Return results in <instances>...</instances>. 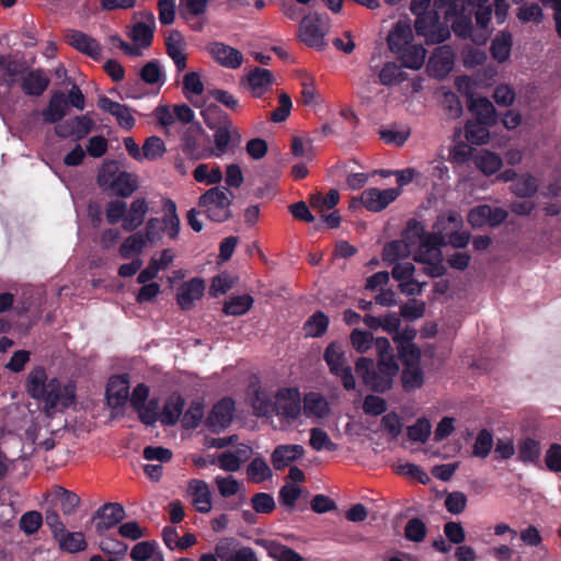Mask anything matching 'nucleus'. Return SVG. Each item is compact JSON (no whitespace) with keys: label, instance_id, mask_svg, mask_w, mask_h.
I'll list each match as a JSON object with an SVG mask.
<instances>
[{"label":"nucleus","instance_id":"1","mask_svg":"<svg viewBox=\"0 0 561 561\" xmlns=\"http://www.w3.org/2000/svg\"><path fill=\"white\" fill-rule=\"evenodd\" d=\"M493 4L499 21L503 22L507 11L505 0H433L432 12L415 19L414 27L427 44L445 42L449 38L450 31L446 23L439 21L442 12L446 22L455 19L451 22L455 34L467 37L472 30V14L476 15L477 23L485 27L491 20Z\"/></svg>","mask_w":561,"mask_h":561},{"label":"nucleus","instance_id":"2","mask_svg":"<svg viewBox=\"0 0 561 561\" xmlns=\"http://www.w3.org/2000/svg\"><path fill=\"white\" fill-rule=\"evenodd\" d=\"M377 363L368 357H359L355 363V371L364 385L373 392L385 393L393 385L399 373V365L387 337H377L375 342Z\"/></svg>","mask_w":561,"mask_h":561},{"label":"nucleus","instance_id":"3","mask_svg":"<svg viewBox=\"0 0 561 561\" xmlns=\"http://www.w3.org/2000/svg\"><path fill=\"white\" fill-rule=\"evenodd\" d=\"M25 387L33 399L44 403L46 413H50L59 403L64 408H69L76 399L73 391L68 388L61 390L59 379H48L46 370L42 366H37L30 371Z\"/></svg>","mask_w":561,"mask_h":561},{"label":"nucleus","instance_id":"4","mask_svg":"<svg viewBox=\"0 0 561 561\" xmlns=\"http://www.w3.org/2000/svg\"><path fill=\"white\" fill-rule=\"evenodd\" d=\"M98 184L113 195L129 197L138 188L137 175L119 171L116 162L104 163L98 174Z\"/></svg>","mask_w":561,"mask_h":561},{"label":"nucleus","instance_id":"5","mask_svg":"<svg viewBox=\"0 0 561 561\" xmlns=\"http://www.w3.org/2000/svg\"><path fill=\"white\" fill-rule=\"evenodd\" d=\"M232 199L233 194L226 186L217 185L199 196L198 207L209 220L225 222L231 217Z\"/></svg>","mask_w":561,"mask_h":561},{"label":"nucleus","instance_id":"6","mask_svg":"<svg viewBox=\"0 0 561 561\" xmlns=\"http://www.w3.org/2000/svg\"><path fill=\"white\" fill-rule=\"evenodd\" d=\"M45 524L49 528L61 551L77 553L87 549V541L81 531H68L56 508L45 511Z\"/></svg>","mask_w":561,"mask_h":561},{"label":"nucleus","instance_id":"7","mask_svg":"<svg viewBox=\"0 0 561 561\" xmlns=\"http://www.w3.org/2000/svg\"><path fill=\"white\" fill-rule=\"evenodd\" d=\"M156 30V19L151 12H138L133 16V23L129 31V37L133 45L122 43L121 48L126 55L138 56L141 49L151 45Z\"/></svg>","mask_w":561,"mask_h":561},{"label":"nucleus","instance_id":"8","mask_svg":"<svg viewBox=\"0 0 561 561\" xmlns=\"http://www.w3.org/2000/svg\"><path fill=\"white\" fill-rule=\"evenodd\" d=\"M259 394L255 396V402H259ZM254 408L259 410L261 414H267L270 408L276 413V415L296 420L301 412V399L298 389L296 388H284L278 390L275 396L273 405L261 402L260 404L254 403Z\"/></svg>","mask_w":561,"mask_h":561},{"label":"nucleus","instance_id":"9","mask_svg":"<svg viewBox=\"0 0 561 561\" xmlns=\"http://www.w3.org/2000/svg\"><path fill=\"white\" fill-rule=\"evenodd\" d=\"M329 30V19L318 13H312L301 20L298 37L310 47L321 48L325 44V35Z\"/></svg>","mask_w":561,"mask_h":561},{"label":"nucleus","instance_id":"10","mask_svg":"<svg viewBox=\"0 0 561 561\" xmlns=\"http://www.w3.org/2000/svg\"><path fill=\"white\" fill-rule=\"evenodd\" d=\"M370 79L374 83L393 87L399 85L402 94H415L422 90L424 79L420 76L409 78L408 72H373Z\"/></svg>","mask_w":561,"mask_h":561},{"label":"nucleus","instance_id":"11","mask_svg":"<svg viewBox=\"0 0 561 561\" xmlns=\"http://www.w3.org/2000/svg\"><path fill=\"white\" fill-rule=\"evenodd\" d=\"M233 412V399L225 397L213 405L205 420V425L211 433L219 434L231 424Z\"/></svg>","mask_w":561,"mask_h":561},{"label":"nucleus","instance_id":"12","mask_svg":"<svg viewBox=\"0 0 561 561\" xmlns=\"http://www.w3.org/2000/svg\"><path fill=\"white\" fill-rule=\"evenodd\" d=\"M126 517L125 508L119 503H105L92 515V522L99 536L117 526Z\"/></svg>","mask_w":561,"mask_h":561},{"label":"nucleus","instance_id":"13","mask_svg":"<svg viewBox=\"0 0 561 561\" xmlns=\"http://www.w3.org/2000/svg\"><path fill=\"white\" fill-rule=\"evenodd\" d=\"M94 128V122L88 115L75 116L73 118L61 121L55 126V133L60 138H72L81 140L85 138Z\"/></svg>","mask_w":561,"mask_h":561},{"label":"nucleus","instance_id":"14","mask_svg":"<svg viewBox=\"0 0 561 561\" xmlns=\"http://www.w3.org/2000/svg\"><path fill=\"white\" fill-rule=\"evenodd\" d=\"M275 78L273 72H247L239 80V88L254 99L263 98L272 90Z\"/></svg>","mask_w":561,"mask_h":561},{"label":"nucleus","instance_id":"15","mask_svg":"<svg viewBox=\"0 0 561 561\" xmlns=\"http://www.w3.org/2000/svg\"><path fill=\"white\" fill-rule=\"evenodd\" d=\"M206 49L209 56L221 67L237 69L242 65V53L225 43L213 42L207 45Z\"/></svg>","mask_w":561,"mask_h":561},{"label":"nucleus","instance_id":"16","mask_svg":"<svg viewBox=\"0 0 561 561\" xmlns=\"http://www.w3.org/2000/svg\"><path fill=\"white\" fill-rule=\"evenodd\" d=\"M400 188H367L360 195V203L370 211H381L400 195Z\"/></svg>","mask_w":561,"mask_h":561},{"label":"nucleus","instance_id":"17","mask_svg":"<svg viewBox=\"0 0 561 561\" xmlns=\"http://www.w3.org/2000/svg\"><path fill=\"white\" fill-rule=\"evenodd\" d=\"M65 41L68 45L76 48L77 50L85 54L93 59H100L102 55V48L99 42L90 35L78 31L68 30L65 33Z\"/></svg>","mask_w":561,"mask_h":561},{"label":"nucleus","instance_id":"18","mask_svg":"<svg viewBox=\"0 0 561 561\" xmlns=\"http://www.w3.org/2000/svg\"><path fill=\"white\" fill-rule=\"evenodd\" d=\"M208 126L214 128V126H210L209 124ZM231 141L240 142V134L238 129L232 125L231 121L229 118H225L218 124V126L215 127V150L213 154L216 157L222 156L225 152H227Z\"/></svg>","mask_w":561,"mask_h":561},{"label":"nucleus","instance_id":"19","mask_svg":"<svg viewBox=\"0 0 561 561\" xmlns=\"http://www.w3.org/2000/svg\"><path fill=\"white\" fill-rule=\"evenodd\" d=\"M129 393V382L127 376H113L110 378L106 387L107 404L113 409L122 408L126 404Z\"/></svg>","mask_w":561,"mask_h":561},{"label":"nucleus","instance_id":"20","mask_svg":"<svg viewBox=\"0 0 561 561\" xmlns=\"http://www.w3.org/2000/svg\"><path fill=\"white\" fill-rule=\"evenodd\" d=\"M205 290V283L201 278L184 282L178 289L176 301L182 310H190L193 302L201 299Z\"/></svg>","mask_w":561,"mask_h":561},{"label":"nucleus","instance_id":"21","mask_svg":"<svg viewBox=\"0 0 561 561\" xmlns=\"http://www.w3.org/2000/svg\"><path fill=\"white\" fill-rule=\"evenodd\" d=\"M413 30L408 21H398L387 36L389 49L394 54L412 45Z\"/></svg>","mask_w":561,"mask_h":561},{"label":"nucleus","instance_id":"22","mask_svg":"<svg viewBox=\"0 0 561 561\" xmlns=\"http://www.w3.org/2000/svg\"><path fill=\"white\" fill-rule=\"evenodd\" d=\"M305 449L298 444L278 445L271 455V461L275 470H283L291 462L301 458Z\"/></svg>","mask_w":561,"mask_h":561},{"label":"nucleus","instance_id":"23","mask_svg":"<svg viewBox=\"0 0 561 561\" xmlns=\"http://www.w3.org/2000/svg\"><path fill=\"white\" fill-rule=\"evenodd\" d=\"M468 107L478 122L493 126L499 123L500 114L493 103L486 98L480 96L474 99L473 95H471Z\"/></svg>","mask_w":561,"mask_h":561},{"label":"nucleus","instance_id":"24","mask_svg":"<svg viewBox=\"0 0 561 561\" xmlns=\"http://www.w3.org/2000/svg\"><path fill=\"white\" fill-rule=\"evenodd\" d=\"M174 254L171 249H164L161 252L160 259L152 257L146 268L140 271L137 276L138 284H145L154 279L161 270L168 268L173 262Z\"/></svg>","mask_w":561,"mask_h":561},{"label":"nucleus","instance_id":"25","mask_svg":"<svg viewBox=\"0 0 561 561\" xmlns=\"http://www.w3.org/2000/svg\"><path fill=\"white\" fill-rule=\"evenodd\" d=\"M188 490L193 496V503L199 513H208L211 510V494L208 484L198 479L188 482Z\"/></svg>","mask_w":561,"mask_h":561},{"label":"nucleus","instance_id":"26","mask_svg":"<svg viewBox=\"0 0 561 561\" xmlns=\"http://www.w3.org/2000/svg\"><path fill=\"white\" fill-rule=\"evenodd\" d=\"M185 407V400L180 394H173L165 400V403L162 408V412L160 414V422L164 426H173L175 425L180 416L183 414V410Z\"/></svg>","mask_w":561,"mask_h":561},{"label":"nucleus","instance_id":"27","mask_svg":"<svg viewBox=\"0 0 561 561\" xmlns=\"http://www.w3.org/2000/svg\"><path fill=\"white\" fill-rule=\"evenodd\" d=\"M401 66L411 70H420L426 58V50L422 45H410L401 51L394 53Z\"/></svg>","mask_w":561,"mask_h":561},{"label":"nucleus","instance_id":"28","mask_svg":"<svg viewBox=\"0 0 561 561\" xmlns=\"http://www.w3.org/2000/svg\"><path fill=\"white\" fill-rule=\"evenodd\" d=\"M148 203L145 198H136L129 207L124 218L123 228L126 231L136 230L144 222L145 216L148 213Z\"/></svg>","mask_w":561,"mask_h":561},{"label":"nucleus","instance_id":"29","mask_svg":"<svg viewBox=\"0 0 561 561\" xmlns=\"http://www.w3.org/2000/svg\"><path fill=\"white\" fill-rule=\"evenodd\" d=\"M169 56L173 59L178 69L185 68L186 55L184 53L185 42L182 34L171 31L165 38Z\"/></svg>","mask_w":561,"mask_h":561},{"label":"nucleus","instance_id":"30","mask_svg":"<svg viewBox=\"0 0 561 561\" xmlns=\"http://www.w3.org/2000/svg\"><path fill=\"white\" fill-rule=\"evenodd\" d=\"M446 220L453 226L455 229L451 232H446L445 240L447 239L448 243L456 249H463L468 245L470 240L469 232H460L458 229L462 226V219L459 214L453 211L449 213Z\"/></svg>","mask_w":561,"mask_h":561},{"label":"nucleus","instance_id":"31","mask_svg":"<svg viewBox=\"0 0 561 561\" xmlns=\"http://www.w3.org/2000/svg\"><path fill=\"white\" fill-rule=\"evenodd\" d=\"M304 412L307 416L325 417L330 412L329 403L321 393L309 392L304 398Z\"/></svg>","mask_w":561,"mask_h":561},{"label":"nucleus","instance_id":"32","mask_svg":"<svg viewBox=\"0 0 561 561\" xmlns=\"http://www.w3.org/2000/svg\"><path fill=\"white\" fill-rule=\"evenodd\" d=\"M68 102L64 94H55L49 100L47 107L43 111V118L46 123L58 124L66 115Z\"/></svg>","mask_w":561,"mask_h":561},{"label":"nucleus","instance_id":"33","mask_svg":"<svg viewBox=\"0 0 561 561\" xmlns=\"http://www.w3.org/2000/svg\"><path fill=\"white\" fill-rule=\"evenodd\" d=\"M414 333L407 336L405 341H400L398 345V355L403 364V367L420 366L421 351L412 343Z\"/></svg>","mask_w":561,"mask_h":561},{"label":"nucleus","instance_id":"34","mask_svg":"<svg viewBox=\"0 0 561 561\" xmlns=\"http://www.w3.org/2000/svg\"><path fill=\"white\" fill-rule=\"evenodd\" d=\"M541 455V444L539 440L526 437L518 444V460L524 463H538Z\"/></svg>","mask_w":561,"mask_h":561},{"label":"nucleus","instance_id":"35","mask_svg":"<svg viewBox=\"0 0 561 561\" xmlns=\"http://www.w3.org/2000/svg\"><path fill=\"white\" fill-rule=\"evenodd\" d=\"M49 79L43 72H26L22 79V90L27 95L38 96L47 89Z\"/></svg>","mask_w":561,"mask_h":561},{"label":"nucleus","instance_id":"36","mask_svg":"<svg viewBox=\"0 0 561 561\" xmlns=\"http://www.w3.org/2000/svg\"><path fill=\"white\" fill-rule=\"evenodd\" d=\"M163 211L162 222L164 230H168V236L171 239H175L180 233V218L176 213V204L170 198L164 199Z\"/></svg>","mask_w":561,"mask_h":561},{"label":"nucleus","instance_id":"37","mask_svg":"<svg viewBox=\"0 0 561 561\" xmlns=\"http://www.w3.org/2000/svg\"><path fill=\"white\" fill-rule=\"evenodd\" d=\"M329 317L322 311H316L304 324L306 336L321 337L325 334L329 328Z\"/></svg>","mask_w":561,"mask_h":561},{"label":"nucleus","instance_id":"38","mask_svg":"<svg viewBox=\"0 0 561 561\" xmlns=\"http://www.w3.org/2000/svg\"><path fill=\"white\" fill-rule=\"evenodd\" d=\"M323 359L329 366L330 373L337 374L340 369L345 368V353L339 342H331L323 354Z\"/></svg>","mask_w":561,"mask_h":561},{"label":"nucleus","instance_id":"39","mask_svg":"<svg viewBox=\"0 0 561 561\" xmlns=\"http://www.w3.org/2000/svg\"><path fill=\"white\" fill-rule=\"evenodd\" d=\"M454 58V51L449 46H440L431 56L427 70H451Z\"/></svg>","mask_w":561,"mask_h":561},{"label":"nucleus","instance_id":"40","mask_svg":"<svg viewBox=\"0 0 561 561\" xmlns=\"http://www.w3.org/2000/svg\"><path fill=\"white\" fill-rule=\"evenodd\" d=\"M264 547L268 556L276 561H304L298 552L278 541H265Z\"/></svg>","mask_w":561,"mask_h":561},{"label":"nucleus","instance_id":"41","mask_svg":"<svg viewBox=\"0 0 561 561\" xmlns=\"http://www.w3.org/2000/svg\"><path fill=\"white\" fill-rule=\"evenodd\" d=\"M411 254V249L405 242L393 240L388 242L382 250V260L387 264H393L400 259L408 257Z\"/></svg>","mask_w":561,"mask_h":561},{"label":"nucleus","instance_id":"42","mask_svg":"<svg viewBox=\"0 0 561 561\" xmlns=\"http://www.w3.org/2000/svg\"><path fill=\"white\" fill-rule=\"evenodd\" d=\"M401 382L407 392L420 389L424 383V373L421 366L403 367Z\"/></svg>","mask_w":561,"mask_h":561},{"label":"nucleus","instance_id":"43","mask_svg":"<svg viewBox=\"0 0 561 561\" xmlns=\"http://www.w3.org/2000/svg\"><path fill=\"white\" fill-rule=\"evenodd\" d=\"M537 190V179L529 173L523 174L514 182L512 186V192L514 193V195L520 198L533 197L536 194Z\"/></svg>","mask_w":561,"mask_h":561},{"label":"nucleus","instance_id":"44","mask_svg":"<svg viewBox=\"0 0 561 561\" xmlns=\"http://www.w3.org/2000/svg\"><path fill=\"white\" fill-rule=\"evenodd\" d=\"M253 298L250 295L234 296L224 305L222 311L227 316H242L253 306Z\"/></svg>","mask_w":561,"mask_h":561},{"label":"nucleus","instance_id":"45","mask_svg":"<svg viewBox=\"0 0 561 561\" xmlns=\"http://www.w3.org/2000/svg\"><path fill=\"white\" fill-rule=\"evenodd\" d=\"M425 229L421 221L412 218L409 219L405 229L401 234V240L407 243V245L412 249L420 244L422 238L424 237Z\"/></svg>","mask_w":561,"mask_h":561},{"label":"nucleus","instance_id":"46","mask_svg":"<svg viewBox=\"0 0 561 561\" xmlns=\"http://www.w3.org/2000/svg\"><path fill=\"white\" fill-rule=\"evenodd\" d=\"M502 159L499 154L484 151L476 159L477 168L485 175H493L502 168Z\"/></svg>","mask_w":561,"mask_h":561},{"label":"nucleus","instance_id":"47","mask_svg":"<svg viewBox=\"0 0 561 561\" xmlns=\"http://www.w3.org/2000/svg\"><path fill=\"white\" fill-rule=\"evenodd\" d=\"M492 125H486L484 123H480L476 121L474 123L468 122L466 125V138L469 142L474 145H483L486 144L490 137L489 127Z\"/></svg>","mask_w":561,"mask_h":561},{"label":"nucleus","instance_id":"48","mask_svg":"<svg viewBox=\"0 0 561 561\" xmlns=\"http://www.w3.org/2000/svg\"><path fill=\"white\" fill-rule=\"evenodd\" d=\"M309 445L317 451H321L323 449L328 451H335L339 448L337 444L331 440L328 433L319 427L310 430Z\"/></svg>","mask_w":561,"mask_h":561},{"label":"nucleus","instance_id":"49","mask_svg":"<svg viewBox=\"0 0 561 561\" xmlns=\"http://www.w3.org/2000/svg\"><path fill=\"white\" fill-rule=\"evenodd\" d=\"M247 474L255 483L266 481L272 477V470L263 458H254L248 466Z\"/></svg>","mask_w":561,"mask_h":561},{"label":"nucleus","instance_id":"50","mask_svg":"<svg viewBox=\"0 0 561 561\" xmlns=\"http://www.w3.org/2000/svg\"><path fill=\"white\" fill-rule=\"evenodd\" d=\"M350 341L356 352L364 354L375 346L376 339L369 331L354 329L350 335Z\"/></svg>","mask_w":561,"mask_h":561},{"label":"nucleus","instance_id":"51","mask_svg":"<svg viewBox=\"0 0 561 561\" xmlns=\"http://www.w3.org/2000/svg\"><path fill=\"white\" fill-rule=\"evenodd\" d=\"M512 47V36L502 32L492 42L491 51L494 59L504 61L508 58Z\"/></svg>","mask_w":561,"mask_h":561},{"label":"nucleus","instance_id":"52","mask_svg":"<svg viewBox=\"0 0 561 561\" xmlns=\"http://www.w3.org/2000/svg\"><path fill=\"white\" fill-rule=\"evenodd\" d=\"M43 525V515L37 511H28L24 513L20 520V529L27 536L36 534Z\"/></svg>","mask_w":561,"mask_h":561},{"label":"nucleus","instance_id":"53","mask_svg":"<svg viewBox=\"0 0 561 561\" xmlns=\"http://www.w3.org/2000/svg\"><path fill=\"white\" fill-rule=\"evenodd\" d=\"M432 425L426 417H420L407 430L408 437L413 442L426 443L431 435Z\"/></svg>","mask_w":561,"mask_h":561},{"label":"nucleus","instance_id":"54","mask_svg":"<svg viewBox=\"0 0 561 561\" xmlns=\"http://www.w3.org/2000/svg\"><path fill=\"white\" fill-rule=\"evenodd\" d=\"M167 151L163 140L158 136L148 137L142 145V159L156 160Z\"/></svg>","mask_w":561,"mask_h":561},{"label":"nucleus","instance_id":"55","mask_svg":"<svg viewBox=\"0 0 561 561\" xmlns=\"http://www.w3.org/2000/svg\"><path fill=\"white\" fill-rule=\"evenodd\" d=\"M204 416V405L201 402L193 401L182 417V426L185 430L198 427Z\"/></svg>","mask_w":561,"mask_h":561},{"label":"nucleus","instance_id":"56","mask_svg":"<svg viewBox=\"0 0 561 561\" xmlns=\"http://www.w3.org/2000/svg\"><path fill=\"white\" fill-rule=\"evenodd\" d=\"M146 243L142 232H136L122 243L119 254L123 259H128L133 253H140Z\"/></svg>","mask_w":561,"mask_h":561},{"label":"nucleus","instance_id":"57","mask_svg":"<svg viewBox=\"0 0 561 561\" xmlns=\"http://www.w3.org/2000/svg\"><path fill=\"white\" fill-rule=\"evenodd\" d=\"M99 547L110 558H116L117 560L124 558L128 550L127 543L112 537L101 539Z\"/></svg>","mask_w":561,"mask_h":561},{"label":"nucleus","instance_id":"58","mask_svg":"<svg viewBox=\"0 0 561 561\" xmlns=\"http://www.w3.org/2000/svg\"><path fill=\"white\" fill-rule=\"evenodd\" d=\"M340 201V194L336 190L332 188L325 196L318 193L311 196L310 204L313 208L320 211L333 209Z\"/></svg>","mask_w":561,"mask_h":561},{"label":"nucleus","instance_id":"59","mask_svg":"<svg viewBox=\"0 0 561 561\" xmlns=\"http://www.w3.org/2000/svg\"><path fill=\"white\" fill-rule=\"evenodd\" d=\"M426 533L425 523L417 517L409 519L404 527V536L412 542H422L426 537Z\"/></svg>","mask_w":561,"mask_h":561},{"label":"nucleus","instance_id":"60","mask_svg":"<svg viewBox=\"0 0 561 561\" xmlns=\"http://www.w3.org/2000/svg\"><path fill=\"white\" fill-rule=\"evenodd\" d=\"M57 496L60 502V510L62 514L66 516L73 515L80 505V497L76 493L64 488H59Z\"/></svg>","mask_w":561,"mask_h":561},{"label":"nucleus","instance_id":"61","mask_svg":"<svg viewBox=\"0 0 561 561\" xmlns=\"http://www.w3.org/2000/svg\"><path fill=\"white\" fill-rule=\"evenodd\" d=\"M517 19L523 23H536L542 22L543 14L541 8L536 3H525L518 8Z\"/></svg>","mask_w":561,"mask_h":561},{"label":"nucleus","instance_id":"62","mask_svg":"<svg viewBox=\"0 0 561 561\" xmlns=\"http://www.w3.org/2000/svg\"><path fill=\"white\" fill-rule=\"evenodd\" d=\"M251 505L257 514H271L276 507L274 497L265 492L255 493L251 497Z\"/></svg>","mask_w":561,"mask_h":561},{"label":"nucleus","instance_id":"63","mask_svg":"<svg viewBox=\"0 0 561 561\" xmlns=\"http://www.w3.org/2000/svg\"><path fill=\"white\" fill-rule=\"evenodd\" d=\"M159 547L154 540H147L136 543L131 551L130 558L133 561H148L154 554V550Z\"/></svg>","mask_w":561,"mask_h":561},{"label":"nucleus","instance_id":"64","mask_svg":"<svg viewBox=\"0 0 561 561\" xmlns=\"http://www.w3.org/2000/svg\"><path fill=\"white\" fill-rule=\"evenodd\" d=\"M545 463L549 471L561 473V444L553 443L546 450Z\"/></svg>","mask_w":561,"mask_h":561}]
</instances>
